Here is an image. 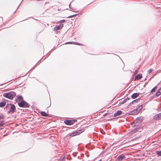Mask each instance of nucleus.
I'll return each mask as SVG.
<instances>
[{
	"mask_svg": "<svg viewBox=\"0 0 161 161\" xmlns=\"http://www.w3.org/2000/svg\"><path fill=\"white\" fill-rule=\"evenodd\" d=\"M16 95L15 92H9L3 94V96L9 99H12Z\"/></svg>",
	"mask_w": 161,
	"mask_h": 161,
	"instance_id": "f257e3e1",
	"label": "nucleus"
},
{
	"mask_svg": "<svg viewBox=\"0 0 161 161\" xmlns=\"http://www.w3.org/2000/svg\"><path fill=\"white\" fill-rule=\"evenodd\" d=\"M142 105L139 106L136 109H134L131 112V114L136 115L138 114L142 109Z\"/></svg>",
	"mask_w": 161,
	"mask_h": 161,
	"instance_id": "f03ea898",
	"label": "nucleus"
},
{
	"mask_svg": "<svg viewBox=\"0 0 161 161\" xmlns=\"http://www.w3.org/2000/svg\"><path fill=\"white\" fill-rule=\"evenodd\" d=\"M18 105L21 107L26 108L28 107V103L24 101H22L18 103Z\"/></svg>",
	"mask_w": 161,
	"mask_h": 161,
	"instance_id": "7ed1b4c3",
	"label": "nucleus"
},
{
	"mask_svg": "<svg viewBox=\"0 0 161 161\" xmlns=\"http://www.w3.org/2000/svg\"><path fill=\"white\" fill-rule=\"evenodd\" d=\"M84 131L83 129L79 130L76 131L72 132L70 133V136H73L80 134V133L83 132Z\"/></svg>",
	"mask_w": 161,
	"mask_h": 161,
	"instance_id": "20e7f679",
	"label": "nucleus"
},
{
	"mask_svg": "<svg viewBox=\"0 0 161 161\" xmlns=\"http://www.w3.org/2000/svg\"><path fill=\"white\" fill-rule=\"evenodd\" d=\"M75 121L73 120L67 119L64 121V123L67 125H72Z\"/></svg>",
	"mask_w": 161,
	"mask_h": 161,
	"instance_id": "39448f33",
	"label": "nucleus"
},
{
	"mask_svg": "<svg viewBox=\"0 0 161 161\" xmlns=\"http://www.w3.org/2000/svg\"><path fill=\"white\" fill-rule=\"evenodd\" d=\"M15 109V107L14 105L11 104L10 110L9 111V113H13Z\"/></svg>",
	"mask_w": 161,
	"mask_h": 161,
	"instance_id": "423d86ee",
	"label": "nucleus"
},
{
	"mask_svg": "<svg viewBox=\"0 0 161 161\" xmlns=\"http://www.w3.org/2000/svg\"><path fill=\"white\" fill-rule=\"evenodd\" d=\"M154 119L155 120L161 119V113L155 115L154 116Z\"/></svg>",
	"mask_w": 161,
	"mask_h": 161,
	"instance_id": "0eeeda50",
	"label": "nucleus"
},
{
	"mask_svg": "<svg viewBox=\"0 0 161 161\" xmlns=\"http://www.w3.org/2000/svg\"><path fill=\"white\" fill-rule=\"evenodd\" d=\"M140 94V93H133L131 95V97L133 99L136 98L139 96V95Z\"/></svg>",
	"mask_w": 161,
	"mask_h": 161,
	"instance_id": "6e6552de",
	"label": "nucleus"
},
{
	"mask_svg": "<svg viewBox=\"0 0 161 161\" xmlns=\"http://www.w3.org/2000/svg\"><path fill=\"white\" fill-rule=\"evenodd\" d=\"M142 77V74H139L135 77V80H139Z\"/></svg>",
	"mask_w": 161,
	"mask_h": 161,
	"instance_id": "1a4fd4ad",
	"label": "nucleus"
},
{
	"mask_svg": "<svg viewBox=\"0 0 161 161\" xmlns=\"http://www.w3.org/2000/svg\"><path fill=\"white\" fill-rule=\"evenodd\" d=\"M161 94V87L159 89L156 93V96L158 97Z\"/></svg>",
	"mask_w": 161,
	"mask_h": 161,
	"instance_id": "9d476101",
	"label": "nucleus"
},
{
	"mask_svg": "<svg viewBox=\"0 0 161 161\" xmlns=\"http://www.w3.org/2000/svg\"><path fill=\"white\" fill-rule=\"evenodd\" d=\"M63 27V25H60L58 26H55L54 27V29L55 31H57L60 29H62Z\"/></svg>",
	"mask_w": 161,
	"mask_h": 161,
	"instance_id": "9b49d317",
	"label": "nucleus"
},
{
	"mask_svg": "<svg viewBox=\"0 0 161 161\" xmlns=\"http://www.w3.org/2000/svg\"><path fill=\"white\" fill-rule=\"evenodd\" d=\"M121 114V111L118 110L117 112L114 114V116H117L118 115H119Z\"/></svg>",
	"mask_w": 161,
	"mask_h": 161,
	"instance_id": "f8f14e48",
	"label": "nucleus"
},
{
	"mask_svg": "<svg viewBox=\"0 0 161 161\" xmlns=\"http://www.w3.org/2000/svg\"><path fill=\"white\" fill-rule=\"evenodd\" d=\"M41 114H42V116H43L47 117L48 116V114L45 112H42Z\"/></svg>",
	"mask_w": 161,
	"mask_h": 161,
	"instance_id": "ddd939ff",
	"label": "nucleus"
},
{
	"mask_svg": "<svg viewBox=\"0 0 161 161\" xmlns=\"http://www.w3.org/2000/svg\"><path fill=\"white\" fill-rule=\"evenodd\" d=\"M129 100V99L128 98H126L124 99L121 102V104L125 103L126 102L128 101Z\"/></svg>",
	"mask_w": 161,
	"mask_h": 161,
	"instance_id": "4468645a",
	"label": "nucleus"
},
{
	"mask_svg": "<svg viewBox=\"0 0 161 161\" xmlns=\"http://www.w3.org/2000/svg\"><path fill=\"white\" fill-rule=\"evenodd\" d=\"M73 42H66L65 43V44H76V45H82L81 44H80L79 43H77V42H74V43H73Z\"/></svg>",
	"mask_w": 161,
	"mask_h": 161,
	"instance_id": "2eb2a0df",
	"label": "nucleus"
},
{
	"mask_svg": "<svg viewBox=\"0 0 161 161\" xmlns=\"http://www.w3.org/2000/svg\"><path fill=\"white\" fill-rule=\"evenodd\" d=\"M18 98L17 100L19 101H23V98L21 96H18L17 97Z\"/></svg>",
	"mask_w": 161,
	"mask_h": 161,
	"instance_id": "dca6fc26",
	"label": "nucleus"
},
{
	"mask_svg": "<svg viewBox=\"0 0 161 161\" xmlns=\"http://www.w3.org/2000/svg\"><path fill=\"white\" fill-rule=\"evenodd\" d=\"M140 100V98L137 99L133 101L131 103H130V104L132 103L134 104L135 103H137L139 100Z\"/></svg>",
	"mask_w": 161,
	"mask_h": 161,
	"instance_id": "f3484780",
	"label": "nucleus"
},
{
	"mask_svg": "<svg viewBox=\"0 0 161 161\" xmlns=\"http://www.w3.org/2000/svg\"><path fill=\"white\" fill-rule=\"evenodd\" d=\"M157 88V86H155L154 88H153L151 91V93H152L153 92H154L156 90Z\"/></svg>",
	"mask_w": 161,
	"mask_h": 161,
	"instance_id": "a211bd4d",
	"label": "nucleus"
},
{
	"mask_svg": "<svg viewBox=\"0 0 161 161\" xmlns=\"http://www.w3.org/2000/svg\"><path fill=\"white\" fill-rule=\"evenodd\" d=\"M6 104V103L4 102L0 103V107H3Z\"/></svg>",
	"mask_w": 161,
	"mask_h": 161,
	"instance_id": "6ab92c4d",
	"label": "nucleus"
},
{
	"mask_svg": "<svg viewBox=\"0 0 161 161\" xmlns=\"http://www.w3.org/2000/svg\"><path fill=\"white\" fill-rule=\"evenodd\" d=\"M157 153L159 156H161V151L158 152Z\"/></svg>",
	"mask_w": 161,
	"mask_h": 161,
	"instance_id": "aec40b11",
	"label": "nucleus"
},
{
	"mask_svg": "<svg viewBox=\"0 0 161 161\" xmlns=\"http://www.w3.org/2000/svg\"><path fill=\"white\" fill-rule=\"evenodd\" d=\"M125 156L124 155H121V160H122L123 159H125Z\"/></svg>",
	"mask_w": 161,
	"mask_h": 161,
	"instance_id": "412c9836",
	"label": "nucleus"
},
{
	"mask_svg": "<svg viewBox=\"0 0 161 161\" xmlns=\"http://www.w3.org/2000/svg\"><path fill=\"white\" fill-rule=\"evenodd\" d=\"M152 71H153V70L152 69H149V70L148 71V73L149 74H150L151 73V72H152Z\"/></svg>",
	"mask_w": 161,
	"mask_h": 161,
	"instance_id": "4be33fe9",
	"label": "nucleus"
},
{
	"mask_svg": "<svg viewBox=\"0 0 161 161\" xmlns=\"http://www.w3.org/2000/svg\"><path fill=\"white\" fill-rule=\"evenodd\" d=\"M65 21V20L63 19L62 20H60L59 21V22L61 23H62V22H64Z\"/></svg>",
	"mask_w": 161,
	"mask_h": 161,
	"instance_id": "5701e85b",
	"label": "nucleus"
},
{
	"mask_svg": "<svg viewBox=\"0 0 161 161\" xmlns=\"http://www.w3.org/2000/svg\"><path fill=\"white\" fill-rule=\"evenodd\" d=\"M74 15H71V16H70L69 17V18H71V17H74Z\"/></svg>",
	"mask_w": 161,
	"mask_h": 161,
	"instance_id": "b1692460",
	"label": "nucleus"
}]
</instances>
